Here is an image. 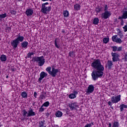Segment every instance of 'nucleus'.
<instances>
[{
    "instance_id": "10",
    "label": "nucleus",
    "mask_w": 127,
    "mask_h": 127,
    "mask_svg": "<svg viewBox=\"0 0 127 127\" xmlns=\"http://www.w3.org/2000/svg\"><path fill=\"white\" fill-rule=\"evenodd\" d=\"M94 90H95L94 85H93V84H90L88 86L87 88L86 93L88 95H90V94H91V93H93V92H94Z\"/></svg>"
},
{
    "instance_id": "51",
    "label": "nucleus",
    "mask_w": 127,
    "mask_h": 127,
    "mask_svg": "<svg viewBox=\"0 0 127 127\" xmlns=\"http://www.w3.org/2000/svg\"><path fill=\"white\" fill-rule=\"evenodd\" d=\"M62 33H65V30L63 29L62 31Z\"/></svg>"
},
{
    "instance_id": "52",
    "label": "nucleus",
    "mask_w": 127,
    "mask_h": 127,
    "mask_svg": "<svg viewBox=\"0 0 127 127\" xmlns=\"http://www.w3.org/2000/svg\"><path fill=\"white\" fill-rule=\"evenodd\" d=\"M109 127H112V124L109 123Z\"/></svg>"
},
{
    "instance_id": "33",
    "label": "nucleus",
    "mask_w": 127,
    "mask_h": 127,
    "mask_svg": "<svg viewBox=\"0 0 127 127\" xmlns=\"http://www.w3.org/2000/svg\"><path fill=\"white\" fill-rule=\"evenodd\" d=\"M46 70L49 73V75H50V74L51 73V67L49 66L47 67Z\"/></svg>"
},
{
    "instance_id": "44",
    "label": "nucleus",
    "mask_w": 127,
    "mask_h": 127,
    "mask_svg": "<svg viewBox=\"0 0 127 127\" xmlns=\"http://www.w3.org/2000/svg\"><path fill=\"white\" fill-rule=\"evenodd\" d=\"M104 11H108V5H105L104 7Z\"/></svg>"
},
{
    "instance_id": "5",
    "label": "nucleus",
    "mask_w": 127,
    "mask_h": 127,
    "mask_svg": "<svg viewBox=\"0 0 127 127\" xmlns=\"http://www.w3.org/2000/svg\"><path fill=\"white\" fill-rule=\"evenodd\" d=\"M111 56H112L113 62H118L120 61V55L117 53H111Z\"/></svg>"
},
{
    "instance_id": "42",
    "label": "nucleus",
    "mask_w": 127,
    "mask_h": 127,
    "mask_svg": "<svg viewBox=\"0 0 127 127\" xmlns=\"http://www.w3.org/2000/svg\"><path fill=\"white\" fill-rule=\"evenodd\" d=\"M10 13H11V14H15L16 13V11L14 10H11L10 11Z\"/></svg>"
},
{
    "instance_id": "32",
    "label": "nucleus",
    "mask_w": 127,
    "mask_h": 127,
    "mask_svg": "<svg viewBox=\"0 0 127 127\" xmlns=\"http://www.w3.org/2000/svg\"><path fill=\"white\" fill-rule=\"evenodd\" d=\"M103 43L107 44L109 41H110V39L109 38H104L103 40Z\"/></svg>"
},
{
    "instance_id": "34",
    "label": "nucleus",
    "mask_w": 127,
    "mask_h": 127,
    "mask_svg": "<svg viewBox=\"0 0 127 127\" xmlns=\"http://www.w3.org/2000/svg\"><path fill=\"white\" fill-rule=\"evenodd\" d=\"M50 105L49 102L47 101L46 102H45L43 105H42V107H49Z\"/></svg>"
},
{
    "instance_id": "48",
    "label": "nucleus",
    "mask_w": 127,
    "mask_h": 127,
    "mask_svg": "<svg viewBox=\"0 0 127 127\" xmlns=\"http://www.w3.org/2000/svg\"><path fill=\"white\" fill-rule=\"evenodd\" d=\"M47 4H49V3L46 2V3L42 4V5H44V6H46V5H47Z\"/></svg>"
},
{
    "instance_id": "19",
    "label": "nucleus",
    "mask_w": 127,
    "mask_h": 127,
    "mask_svg": "<svg viewBox=\"0 0 127 127\" xmlns=\"http://www.w3.org/2000/svg\"><path fill=\"white\" fill-rule=\"evenodd\" d=\"M15 39L18 41V42H22V41L24 40V37L19 34L18 35L17 38Z\"/></svg>"
},
{
    "instance_id": "9",
    "label": "nucleus",
    "mask_w": 127,
    "mask_h": 127,
    "mask_svg": "<svg viewBox=\"0 0 127 127\" xmlns=\"http://www.w3.org/2000/svg\"><path fill=\"white\" fill-rule=\"evenodd\" d=\"M59 72V70L58 69H55L54 66H52V70L50 75H52V77H56V75H57V73Z\"/></svg>"
},
{
    "instance_id": "4",
    "label": "nucleus",
    "mask_w": 127,
    "mask_h": 127,
    "mask_svg": "<svg viewBox=\"0 0 127 127\" xmlns=\"http://www.w3.org/2000/svg\"><path fill=\"white\" fill-rule=\"evenodd\" d=\"M51 10V7L50 6H46L44 5H42L41 6V11L43 13L45 14H47L48 12H49Z\"/></svg>"
},
{
    "instance_id": "30",
    "label": "nucleus",
    "mask_w": 127,
    "mask_h": 127,
    "mask_svg": "<svg viewBox=\"0 0 127 127\" xmlns=\"http://www.w3.org/2000/svg\"><path fill=\"white\" fill-rule=\"evenodd\" d=\"M45 95H46V93H44L42 92L41 93V95L40 96L39 98L41 100H43L45 98Z\"/></svg>"
},
{
    "instance_id": "58",
    "label": "nucleus",
    "mask_w": 127,
    "mask_h": 127,
    "mask_svg": "<svg viewBox=\"0 0 127 127\" xmlns=\"http://www.w3.org/2000/svg\"><path fill=\"white\" fill-rule=\"evenodd\" d=\"M48 116H49V113H48Z\"/></svg>"
},
{
    "instance_id": "41",
    "label": "nucleus",
    "mask_w": 127,
    "mask_h": 127,
    "mask_svg": "<svg viewBox=\"0 0 127 127\" xmlns=\"http://www.w3.org/2000/svg\"><path fill=\"white\" fill-rule=\"evenodd\" d=\"M121 22H120V23H121V25H122V26H124V24L125 23V21H124V19H121L120 20Z\"/></svg>"
},
{
    "instance_id": "20",
    "label": "nucleus",
    "mask_w": 127,
    "mask_h": 127,
    "mask_svg": "<svg viewBox=\"0 0 127 127\" xmlns=\"http://www.w3.org/2000/svg\"><path fill=\"white\" fill-rule=\"evenodd\" d=\"M39 127H46L45 120L40 121L39 122Z\"/></svg>"
},
{
    "instance_id": "38",
    "label": "nucleus",
    "mask_w": 127,
    "mask_h": 127,
    "mask_svg": "<svg viewBox=\"0 0 127 127\" xmlns=\"http://www.w3.org/2000/svg\"><path fill=\"white\" fill-rule=\"evenodd\" d=\"M102 10V7H98V8H96L95 11L96 12H100Z\"/></svg>"
},
{
    "instance_id": "43",
    "label": "nucleus",
    "mask_w": 127,
    "mask_h": 127,
    "mask_svg": "<svg viewBox=\"0 0 127 127\" xmlns=\"http://www.w3.org/2000/svg\"><path fill=\"white\" fill-rule=\"evenodd\" d=\"M6 30L8 32H10V31H11V28H10V27H8L6 28Z\"/></svg>"
},
{
    "instance_id": "31",
    "label": "nucleus",
    "mask_w": 127,
    "mask_h": 127,
    "mask_svg": "<svg viewBox=\"0 0 127 127\" xmlns=\"http://www.w3.org/2000/svg\"><path fill=\"white\" fill-rule=\"evenodd\" d=\"M5 17H6V13L0 14V22L1 21L2 18H5Z\"/></svg>"
},
{
    "instance_id": "1",
    "label": "nucleus",
    "mask_w": 127,
    "mask_h": 127,
    "mask_svg": "<svg viewBox=\"0 0 127 127\" xmlns=\"http://www.w3.org/2000/svg\"><path fill=\"white\" fill-rule=\"evenodd\" d=\"M91 66L94 68L91 73V77L93 81H97L99 78H102L104 75L105 67L102 64L100 59L94 60L91 64Z\"/></svg>"
},
{
    "instance_id": "56",
    "label": "nucleus",
    "mask_w": 127,
    "mask_h": 127,
    "mask_svg": "<svg viewBox=\"0 0 127 127\" xmlns=\"http://www.w3.org/2000/svg\"><path fill=\"white\" fill-rule=\"evenodd\" d=\"M6 79H7V78H8V76L7 75V76H6Z\"/></svg>"
},
{
    "instance_id": "35",
    "label": "nucleus",
    "mask_w": 127,
    "mask_h": 127,
    "mask_svg": "<svg viewBox=\"0 0 127 127\" xmlns=\"http://www.w3.org/2000/svg\"><path fill=\"white\" fill-rule=\"evenodd\" d=\"M69 56H70V57H75V55L74 54V52H70L69 53Z\"/></svg>"
},
{
    "instance_id": "3",
    "label": "nucleus",
    "mask_w": 127,
    "mask_h": 127,
    "mask_svg": "<svg viewBox=\"0 0 127 127\" xmlns=\"http://www.w3.org/2000/svg\"><path fill=\"white\" fill-rule=\"evenodd\" d=\"M22 114L24 118H25V117L27 118H29V117H34V116L36 115L35 112L33 111V109L31 108H30L28 111H27L26 110H23L22 111Z\"/></svg>"
},
{
    "instance_id": "15",
    "label": "nucleus",
    "mask_w": 127,
    "mask_h": 127,
    "mask_svg": "<svg viewBox=\"0 0 127 127\" xmlns=\"http://www.w3.org/2000/svg\"><path fill=\"white\" fill-rule=\"evenodd\" d=\"M19 44V42L17 41L16 39L11 42V45L13 47V48H16L17 46H18V44Z\"/></svg>"
},
{
    "instance_id": "27",
    "label": "nucleus",
    "mask_w": 127,
    "mask_h": 127,
    "mask_svg": "<svg viewBox=\"0 0 127 127\" xmlns=\"http://www.w3.org/2000/svg\"><path fill=\"white\" fill-rule=\"evenodd\" d=\"M63 15L64 17H68V16H69V11H68V10L64 11Z\"/></svg>"
},
{
    "instance_id": "24",
    "label": "nucleus",
    "mask_w": 127,
    "mask_h": 127,
    "mask_svg": "<svg viewBox=\"0 0 127 127\" xmlns=\"http://www.w3.org/2000/svg\"><path fill=\"white\" fill-rule=\"evenodd\" d=\"M81 5L78 3H76L74 5V8L75 10H80Z\"/></svg>"
},
{
    "instance_id": "53",
    "label": "nucleus",
    "mask_w": 127,
    "mask_h": 127,
    "mask_svg": "<svg viewBox=\"0 0 127 127\" xmlns=\"http://www.w3.org/2000/svg\"><path fill=\"white\" fill-rule=\"evenodd\" d=\"M47 0H50V1H51V0H42V1H46Z\"/></svg>"
},
{
    "instance_id": "45",
    "label": "nucleus",
    "mask_w": 127,
    "mask_h": 127,
    "mask_svg": "<svg viewBox=\"0 0 127 127\" xmlns=\"http://www.w3.org/2000/svg\"><path fill=\"white\" fill-rule=\"evenodd\" d=\"M10 69L11 70V71L12 72H14V71H15V68H14V67H13V66H11L10 67Z\"/></svg>"
},
{
    "instance_id": "22",
    "label": "nucleus",
    "mask_w": 127,
    "mask_h": 127,
    "mask_svg": "<svg viewBox=\"0 0 127 127\" xmlns=\"http://www.w3.org/2000/svg\"><path fill=\"white\" fill-rule=\"evenodd\" d=\"M121 112H123L124 111V109H127V105L125 104H121L119 106Z\"/></svg>"
},
{
    "instance_id": "47",
    "label": "nucleus",
    "mask_w": 127,
    "mask_h": 127,
    "mask_svg": "<svg viewBox=\"0 0 127 127\" xmlns=\"http://www.w3.org/2000/svg\"><path fill=\"white\" fill-rule=\"evenodd\" d=\"M34 96L35 98H37V93H36V92L34 93Z\"/></svg>"
},
{
    "instance_id": "12",
    "label": "nucleus",
    "mask_w": 127,
    "mask_h": 127,
    "mask_svg": "<svg viewBox=\"0 0 127 127\" xmlns=\"http://www.w3.org/2000/svg\"><path fill=\"white\" fill-rule=\"evenodd\" d=\"M113 61L108 60L107 63V64L105 65L106 68H108L109 70H111L113 67H114V64Z\"/></svg>"
},
{
    "instance_id": "37",
    "label": "nucleus",
    "mask_w": 127,
    "mask_h": 127,
    "mask_svg": "<svg viewBox=\"0 0 127 127\" xmlns=\"http://www.w3.org/2000/svg\"><path fill=\"white\" fill-rule=\"evenodd\" d=\"M118 35L120 36V38H123V37L124 36V35H123V33H122L121 30H119V32H118Z\"/></svg>"
},
{
    "instance_id": "13",
    "label": "nucleus",
    "mask_w": 127,
    "mask_h": 127,
    "mask_svg": "<svg viewBox=\"0 0 127 127\" xmlns=\"http://www.w3.org/2000/svg\"><path fill=\"white\" fill-rule=\"evenodd\" d=\"M111 48H112V51H113V52H116V51H123V46L118 47V46H112Z\"/></svg>"
},
{
    "instance_id": "40",
    "label": "nucleus",
    "mask_w": 127,
    "mask_h": 127,
    "mask_svg": "<svg viewBox=\"0 0 127 127\" xmlns=\"http://www.w3.org/2000/svg\"><path fill=\"white\" fill-rule=\"evenodd\" d=\"M44 106H42V105L41 106V108H40L39 110V112H44V108H43Z\"/></svg>"
},
{
    "instance_id": "23",
    "label": "nucleus",
    "mask_w": 127,
    "mask_h": 127,
    "mask_svg": "<svg viewBox=\"0 0 127 127\" xmlns=\"http://www.w3.org/2000/svg\"><path fill=\"white\" fill-rule=\"evenodd\" d=\"M0 60L2 62H5L7 60L6 56L2 55L0 56Z\"/></svg>"
},
{
    "instance_id": "55",
    "label": "nucleus",
    "mask_w": 127,
    "mask_h": 127,
    "mask_svg": "<svg viewBox=\"0 0 127 127\" xmlns=\"http://www.w3.org/2000/svg\"><path fill=\"white\" fill-rule=\"evenodd\" d=\"M18 0V1H22V0Z\"/></svg>"
},
{
    "instance_id": "14",
    "label": "nucleus",
    "mask_w": 127,
    "mask_h": 127,
    "mask_svg": "<svg viewBox=\"0 0 127 127\" xmlns=\"http://www.w3.org/2000/svg\"><path fill=\"white\" fill-rule=\"evenodd\" d=\"M76 95H78V92L76 90H74L72 93L68 95V98H69V99H75V98L77 97V96H76Z\"/></svg>"
},
{
    "instance_id": "7",
    "label": "nucleus",
    "mask_w": 127,
    "mask_h": 127,
    "mask_svg": "<svg viewBox=\"0 0 127 127\" xmlns=\"http://www.w3.org/2000/svg\"><path fill=\"white\" fill-rule=\"evenodd\" d=\"M121 101V95H119L117 96H113L111 98V102L113 103V104H117V103H119Z\"/></svg>"
},
{
    "instance_id": "17",
    "label": "nucleus",
    "mask_w": 127,
    "mask_h": 127,
    "mask_svg": "<svg viewBox=\"0 0 127 127\" xmlns=\"http://www.w3.org/2000/svg\"><path fill=\"white\" fill-rule=\"evenodd\" d=\"M69 107L71 111H73V110H75L76 108L78 107V105H77V103L76 102H74L73 103H71V104H69Z\"/></svg>"
},
{
    "instance_id": "50",
    "label": "nucleus",
    "mask_w": 127,
    "mask_h": 127,
    "mask_svg": "<svg viewBox=\"0 0 127 127\" xmlns=\"http://www.w3.org/2000/svg\"><path fill=\"white\" fill-rule=\"evenodd\" d=\"M114 22H118V19L117 18L115 19Z\"/></svg>"
},
{
    "instance_id": "49",
    "label": "nucleus",
    "mask_w": 127,
    "mask_h": 127,
    "mask_svg": "<svg viewBox=\"0 0 127 127\" xmlns=\"http://www.w3.org/2000/svg\"><path fill=\"white\" fill-rule=\"evenodd\" d=\"M108 105L110 106V107H112V102L109 101Z\"/></svg>"
},
{
    "instance_id": "16",
    "label": "nucleus",
    "mask_w": 127,
    "mask_h": 127,
    "mask_svg": "<svg viewBox=\"0 0 127 127\" xmlns=\"http://www.w3.org/2000/svg\"><path fill=\"white\" fill-rule=\"evenodd\" d=\"M25 14L27 16H31L33 14V10L31 8L27 9L25 11Z\"/></svg>"
},
{
    "instance_id": "21",
    "label": "nucleus",
    "mask_w": 127,
    "mask_h": 127,
    "mask_svg": "<svg viewBox=\"0 0 127 127\" xmlns=\"http://www.w3.org/2000/svg\"><path fill=\"white\" fill-rule=\"evenodd\" d=\"M21 45L22 48H24L25 49H26V48H27V46H28V42L24 41L21 43Z\"/></svg>"
},
{
    "instance_id": "29",
    "label": "nucleus",
    "mask_w": 127,
    "mask_h": 127,
    "mask_svg": "<svg viewBox=\"0 0 127 127\" xmlns=\"http://www.w3.org/2000/svg\"><path fill=\"white\" fill-rule=\"evenodd\" d=\"M21 96L22 98H27V93L25 91H23L21 93Z\"/></svg>"
},
{
    "instance_id": "18",
    "label": "nucleus",
    "mask_w": 127,
    "mask_h": 127,
    "mask_svg": "<svg viewBox=\"0 0 127 127\" xmlns=\"http://www.w3.org/2000/svg\"><path fill=\"white\" fill-rule=\"evenodd\" d=\"M45 77H47V73L44 71L41 72L40 74V78L38 79L39 81H41Z\"/></svg>"
},
{
    "instance_id": "8",
    "label": "nucleus",
    "mask_w": 127,
    "mask_h": 127,
    "mask_svg": "<svg viewBox=\"0 0 127 127\" xmlns=\"http://www.w3.org/2000/svg\"><path fill=\"white\" fill-rule=\"evenodd\" d=\"M112 41L116 42V43H119V44H121V43H122L123 42V41L122 39H121V38H118V35L113 36Z\"/></svg>"
},
{
    "instance_id": "54",
    "label": "nucleus",
    "mask_w": 127,
    "mask_h": 127,
    "mask_svg": "<svg viewBox=\"0 0 127 127\" xmlns=\"http://www.w3.org/2000/svg\"><path fill=\"white\" fill-rule=\"evenodd\" d=\"M30 54L31 56H32V55H34V53H30Z\"/></svg>"
},
{
    "instance_id": "2",
    "label": "nucleus",
    "mask_w": 127,
    "mask_h": 127,
    "mask_svg": "<svg viewBox=\"0 0 127 127\" xmlns=\"http://www.w3.org/2000/svg\"><path fill=\"white\" fill-rule=\"evenodd\" d=\"M32 61L33 62H37L38 66L40 67H42L45 63V59H44V56H42L41 57H35L32 59Z\"/></svg>"
},
{
    "instance_id": "26",
    "label": "nucleus",
    "mask_w": 127,
    "mask_h": 127,
    "mask_svg": "<svg viewBox=\"0 0 127 127\" xmlns=\"http://www.w3.org/2000/svg\"><path fill=\"white\" fill-rule=\"evenodd\" d=\"M112 127H120L119 122L115 121L113 124Z\"/></svg>"
},
{
    "instance_id": "11",
    "label": "nucleus",
    "mask_w": 127,
    "mask_h": 127,
    "mask_svg": "<svg viewBox=\"0 0 127 127\" xmlns=\"http://www.w3.org/2000/svg\"><path fill=\"white\" fill-rule=\"evenodd\" d=\"M127 8H125V10L123 11L122 16H119L118 19H127Z\"/></svg>"
},
{
    "instance_id": "39",
    "label": "nucleus",
    "mask_w": 127,
    "mask_h": 127,
    "mask_svg": "<svg viewBox=\"0 0 127 127\" xmlns=\"http://www.w3.org/2000/svg\"><path fill=\"white\" fill-rule=\"evenodd\" d=\"M123 28L124 29V32H127V24L126 25H125L124 27H123Z\"/></svg>"
},
{
    "instance_id": "36",
    "label": "nucleus",
    "mask_w": 127,
    "mask_h": 127,
    "mask_svg": "<svg viewBox=\"0 0 127 127\" xmlns=\"http://www.w3.org/2000/svg\"><path fill=\"white\" fill-rule=\"evenodd\" d=\"M55 45L56 47H57V48H60V45L57 44V41L56 39L55 40Z\"/></svg>"
},
{
    "instance_id": "25",
    "label": "nucleus",
    "mask_w": 127,
    "mask_h": 127,
    "mask_svg": "<svg viewBox=\"0 0 127 127\" xmlns=\"http://www.w3.org/2000/svg\"><path fill=\"white\" fill-rule=\"evenodd\" d=\"M62 116H63V113L61 111H58L56 113V116L57 118H60Z\"/></svg>"
},
{
    "instance_id": "57",
    "label": "nucleus",
    "mask_w": 127,
    "mask_h": 127,
    "mask_svg": "<svg viewBox=\"0 0 127 127\" xmlns=\"http://www.w3.org/2000/svg\"><path fill=\"white\" fill-rule=\"evenodd\" d=\"M48 116H49V113H48Z\"/></svg>"
},
{
    "instance_id": "6",
    "label": "nucleus",
    "mask_w": 127,
    "mask_h": 127,
    "mask_svg": "<svg viewBox=\"0 0 127 127\" xmlns=\"http://www.w3.org/2000/svg\"><path fill=\"white\" fill-rule=\"evenodd\" d=\"M111 15H112V13L111 12V11H104V12L102 13V14H101V17H102V18H104V19H107L109 18V17H110Z\"/></svg>"
},
{
    "instance_id": "46",
    "label": "nucleus",
    "mask_w": 127,
    "mask_h": 127,
    "mask_svg": "<svg viewBox=\"0 0 127 127\" xmlns=\"http://www.w3.org/2000/svg\"><path fill=\"white\" fill-rule=\"evenodd\" d=\"M27 58H31V55H30V53H29L27 54Z\"/></svg>"
},
{
    "instance_id": "28",
    "label": "nucleus",
    "mask_w": 127,
    "mask_h": 127,
    "mask_svg": "<svg viewBox=\"0 0 127 127\" xmlns=\"http://www.w3.org/2000/svg\"><path fill=\"white\" fill-rule=\"evenodd\" d=\"M93 24H94L95 25H97V24H98V23H99V18H95L93 19Z\"/></svg>"
},
{
    "instance_id": "59",
    "label": "nucleus",
    "mask_w": 127,
    "mask_h": 127,
    "mask_svg": "<svg viewBox=\"0 0 127 127\" xmlns=\"http://www.w3.org/2000/svg\"><path fill=\"white\" fill-rule=\"evenodd\" d=\"M127 56V55H126V57Z\"/></svg>"
}]
</instances>
